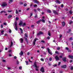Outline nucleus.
Segmentation results:
<instances>
[{
    "mask_svg": "<svg viewBox=\"0 0 73 73\" xmlns=\"http://www.w3.org/2000/svg\"><path fill=\"white\" fill-rule=\"evenodd\" d=\"M73 23V21H71L70 22L69 24H72V23Z\"/></svg>",
    "mask_w": 73,
    "mask_h": 73,
    "instance_id": "052dcab7",
    "label": "nucleus"
},
{
    "mask_svg": "<svg viewBox=\"0 0 73 73\" xmlns=\"http://www.w3.org/2000/svg\"><path fill=\"white\" fill-rule=\"evenodd\" d=\"M16 14H18L19 13V12L17 10H16Z\"/></svg>",
    "mask_w": 73,
    "mask_h": 73,
    "instance_id": "c85d7f7f",
    "label": "nucleus"
},
{
    "mask_svg": "<svg viewBox=\"0 0 73 73\" xmlns=\"http://www.w3.org/2000/svg\"><path fill=\"white\" fill-rule=\"evenodd\" d=\"M33 68H38V66L36 65V62H35L34 63V64L33 65Z\"/></svg>",
    "mask_w": 73,
    "mask_h": 73,
    "instance_id": "f03ea898",
    "label": "nucleus"
},
{
    "mask_svg": "<svg viewBox=\"0 0 73 73\" xmlns=\"http://www.w3.org/2000/svg\"><path fill=\"white\" fill-rule=\"evenodd\" d=\"M2 61L3 62H6V61L5 60H4V59H3L2 60Z\"/></svg>",
    "mask_w": 73,
    "mask_h": 73,
    "instance_id": "c9c22d12",
    "label": "nucleus"
},
{
    "mask_svg": "<svg viewBox=\"0 0 73 73\" xmlns=\"http://www.w3.org/2000/svg\"><path fill=\"white\" fill-rule=\"evenodd\" d=\"M60 49V47H58V48H57V50H59Z\"/></svg>",
    "mask_w": 73,
    "mask_h": 73,
    "instance_id": "473e14b6",
    "label": "nucleus"
},
{
    "mask_svg": "<svg viewBox=\"0 0 73 73\" xmlns=\"http://www.w3.org/2000/svg\"><path fill=\"white\" fill-rule=\"evenodd\" d=\"M7 68L8 69H11V68L10 67H7Z\"/></svg>",
    "mask_w": 73,
    "mask_h": 73,
    "instance_id": "774afa93",
    "label": "nucleus"
},
{
    "mask_svg": "<svg viewBox=\"0 0 73 73\" xmlns=\"http://www.w3.org/2000/svg\"><path fill=\"white\" fill-rule=\"evenodd\" d=\"M1 28H3V25H1Z\"/></svg>",
    "mask_w": 73,
    "mask_h": 73,
    "instance_id": "bf43d9fd",
    "label": "nucleus"
},
{
    "mask_svg": "<svg viewBox=\"0 0 73 73\" xmlns=\"http://www.w3.org/2000/svg\"><path fill=\"white\" fill-rule=\"evenodd\" d=\"M9 33H11V32H12V31H11V30L10 29H9Z\"/></svg>",
    "mask_w": 73,
    "mask_h": 73,
    "instance_id": "e433bc0d",
    "label": "nucleus"
},
{
    "mask_svg": "<svg viewBox=\"0 0 73 73\" xmlns=\"http://www.w3.org/2000/svg\"><path fill=\"white\" fill-rule=\"evenodd\" d=\"M44 70V67H42L40 69V71L42 72V73H44V72H45Z\"/></svg>",
    "mask_w": 73,
    "mask_h": 73,
    "instance_id": "39448f33",
    "label": "nucleus"
},
{
    "mask_svg": "<svg viewBox=\"0 0 73 73\" xmlns=\"http://www.w3.org/2000/svg\"><path fill=\"white\" fill-rule=\"evenodd\" d=\"M25 36H24V38L25 39V41L27 44H29V42H28V38H28V35H27V33H25Z\"/></svg>",
    "mask_w": 73,
    "mask_h": 73,
    "instance_id": "f257e3e1",
    "label": "nucleus"
},
{
    "mask_svg": "<svg viewBox=\"0 0 73 73\" xmlns=\"http://www.w3.org/2000/svg\"><path fill=\"white\" fill-rule=\"evenodd\" d=\"M70 63H71V62H73V60H70Z\"/></svg>",
    "mask_w": 73,
    "mask_h": 73,
    "instance_id": "8fccbe9b",
    "label": "nucleus"
},
{
    "mask_svg": "<svg viewBox=\"0 0 73 73\" xmlns=\"http://www.w3.org/2000/svg\"><path fill=\"white\" fill-rule=\"evenodd\" d=\"M23 54H24V53L22 51H21V53H19V54H20V55H21V56H23Z\"/></svg>",
    "mask_w": 73,
    "mask_h": 73,
    "instance_id": "f8f14e48",
    "label": "nucleus"
},
{
    "mask_svg": "<svg viewBox=\"0 0 73 73\" xmlns=\"http://www.w3.org/2000/svg\"><path fill=\"white\" fill-rule=\"evenodd\" d=\"M23 22L22 21H21L20 22V23L19 24V25L20 26H21V25H22V24H23Z\"/></svg>",
    "mask_w": 73,
    "mask_h": 73,
    "instance_id": "412c9836",
    "label": "nucleus"
},
{
    "mask_svg": "<svg viewBox=\"0 0 73 73\" xmlns=\"http://www.w3.org/2000/svg\"><path fill=\"white\" fill-rule=\"evenodd\" d=\"M34 2V3H38V1L36 0H35L33 1Z\"/></svg>",
    "mask_w": 73,
    "mask_h": 73,
    "instance_id": "aec40b11",
    "label": "nucleus"
},
{
    "mask_svg": "<svg viewBox=\"0 0 73 73\" xmlns=\"http://www.w3.org/2000/svg\"><path fill=\"white\" fill-rule=\"evenodd\" d=\"M53 12L54 13H55H55H56V11L55 10H53Z\"/></svg>",
    "mask_w": 73,
    "mask_h": 73,
    "instance_id": "4c0bfd02",
    "label": "nucleus"
},
{
    "mask_svg": "<svg viewBox=\"0 0 73 73\" xmlns=\"http://www.w3.org/2000/svg\"><path fill=\"white\" fill-rule=\"evenodd\" d=\"M13 46V42L12 41L11 42V44L10 47H11Z\"/></svg>",
    "mask_w": 73,
    "mask_h": 73,
    "instance_id": "5701e85b",
    "label": "nucleus"
},
{
    "mask_svg": "<svg viewBox=\"0 0 73 73\" xmlns=\"http://www.w3.org/2000/svg\"><path fill=\"white\" fill-rule=\"evenodd\" d=\"M39 32L40 35H43V34H44V33H43V32H42L41 31H39Z\"/></svg>",
    "mask_w": 73,
    "mask_h": 73,
    "instance_id": "b1692460",
    "label": "nucleus"
},
{
    "mask_svg": "<svg viewBox=\"0 0 73 73\" xmlns=\"http://www.w3.org/2000/svg\"><path fill=\"white\" fill-rule=\"evenodd\" d=\"M52 58H50L49 59V61H52Z\"/></svg>",
    "mask_w": 73,
    "mask_h": 73,
    "instance_id": "603ef678",
    "label": "nucleus"
},
{
    "mask_svg": "<svg viewBox=\"0 0 73 73\" xmlns=\"http://www.w3.org/2000/svg\"><path fill=\"white\" fill-rule=\"evenodd\" d=\"M8 12L10 13V12H12V11L8 10Z\"/></svg>",
    "mask_w": 73,
    "mask_h": 73,
    "instance_id": "0e129e2a",
    "label": "nucleus"
},
{
    "mask_svg": "<svg viewBox=\"0 0 73 73\" xmlns=\"http://www.w3.org/2000/svg\"><path fill=\"white\" fill-rule=\"evenodd\" d=\"M47 12L48 13H51V10H49V9H48L47 10Z\"/></svg>",
    "mask_w": 73,
    "mask_h": 73,
    "instance_id": "f3484780",
    "label": "nucleus"
},
{
    "mask_svg": "<svg viewBox=\"0 0 73 73\" xmlns=\"http://www.w3.org/2000/svg\"><path fill=\"white\" fill-rule=\"evenodd\" d=\"M19 17H16L15 20L16 21H17V20H19Z\"/></svg>",
    "mask_w": 73,
    "mask_h": 73,
    "instance_id": "bb28decb",
    "label": "nucleus"
},
{
    "mask_svg": "<svg viewBox=\"0 0 73 73\" xmlns=\"http://www.w3.org/2000/svg\"><path fill=\"white\" fill-rule=\"evenodd\" d=\"M65 25V23L64 22H62V27H64Z\"/></svg>",
    "mask_w": 73,
    "mask_h": 73,
    "instance_id": "ddd939ff",
    "label": "nucleus"
},
{
    "mask_svg": "<svg viewBox=\"0 0 73 73\" xmlns=\"http://www.w3.org/2000/svg\"><path fill=\"white\" fill-rule=\"evenodd\" d=\"M71 70H73V67L72 66L70 68Z\"/></svg>",
    "mask_w": 73,
    "mask_h": 73,
    "instance_id": "37998d69",
    "label": "nucleus"
},
{
    "mask_svg": "<svg viewBox=\"0 0 73 73\" xmlns=\"http://www.w3.org/2000/svg\"><path fill=\"white\" fill-rule=\"evenodd\" d=\"M34 7H37V5H34Z\"/></svg>",
    "mask_w": 73,
    "mask_h": 73,
    "instance_id": "13d9d810",
    "label": "nucleus"
},
{
    "mask_svg": "<svg viewBox=\"0 0 73 73\" xmlns=\"http://www.w3.org/2000/svg\"><path fill=\"white\" fill-rule=\"evenodd\" d=\"M41 42H43V43H45V41H44V40H42L41 41Z\"/></svg>",
    "mask_w": 73,
    "mask_h": 73,
    "instance_id": "79ce46f5",
    "label": "nucleus"
},
{
    "mask_svg": "<svg viewBox=\"0 0 73 73\" xmlns=\"http://www.w3.org/2000/svg\"><path fill=\"white\" fill-rule=\"evenodd\" d=\"M61 68H64V69H65V68H66V65L65 64L61 66Z\"/></svg>",
    "mask_w": 73,
    "mask_h": 73,
    "instance_id": "1a4fd4ad",
    "label": "nucleus"
},
{
    "mask_svg": "<svg viewBox=\"0 0 73 73\" xmlns=\"http://www.w3.org/2000/svg\"><path fill=\"white\" fill-rule=\"evenodd\" d=\"M14 58H15V59H16L17 58V57H16V56H14Z\"/></svg>",
    "mask_w": 73,
    "mask_h": 73,
    "instance_id": "e2e57ef3",
    "label": "nucleus"
},
{
    "mask_svg": "<svg viewBox=\"0 0 73 73\" xmlns=\"http://www.w3.org/2000/svg\"><path fill=\"white\" fill-rule=\"evenodd\" d=\"M48 65L49 66H50V65H51V64H50V63H49V62H48Z\"/></svg>",
    "mask_w": 73,
    "mask_h": 73,
    "instance_id": "4d7b16f0",
    "label": "nucleus"
},
{
    "mask_svg": "<svg viewBox=\"0 0 73 73\" xmlns=\"http://www.w3.org/2000/svg\"><path fill=\"white\" fill-rule=\"evenodd\" d=\"M70 40L72 41V37H70L69 38Z\"/></svg>",
    "mask_w": 73,
    "mask_h": 73,
    "instance_id": "09e8293b",
    "label": "nucleus"
},
{
    "mask_svg": "<svg viewBox=\"0 0 73 73\" xmlns=\"http://www.w3.org/2000/svg\"><path fill=\"white\" fill-rule=\"evenodd\" d=\"M34 27V25H32L31 26V28H33Z\"/></svg>",
    "mask_w": 73,
    "mask_h": 73,
    "instance_id": "6e6d98bb",
    "label": "nucleus"
},
{
    "mask_svg": "<svg viewBox=\"0 0 73 73\" xmlns=\"http://www.w3.org/2000/svg\"><path fill=\"white\" fill-rule=\"evenodd\" d=\"M55 58L56 60V61H59L60 60V58L58 57V56H56L55 57Z\"/></svg>",
    "mask_w": 73,
    "mask_h": 73,
    "instance_id": "423d86ee",
    "label": "nucleus"
},
{
    "mask_svg": "<svg viewBox=\"0 0 73 73\" xmlns=\"http://www.w3.org/2000/svg\"><path fill=\"white\" fill-rule=\"evenodd\" d=\"M37 10H38V11H41V10L40 9V8H38L37 9Z\"/></svg>",
    "mask_w": 73,
    "mask_h": 73,
    "instance_id": "49530a36",
    "label": "nucleus"
},
{
    "mask_svg": "<svg viewBox=\"0 0 73 73\" xmlns=\"http://www.w3.org/2000/svg\"><path fill=\"white\" fill-rule=\"evenodd\" d=\"M3 11H2L1 12H0V14H1L2 13H3Z\"/></svg>",
    "mask_w": 73,
    "mask_h": 73,
    "instance_id": "69168bd1",
    "label": "nucleus"
},
{
    "mask_svg": "<svg viewBox=\"0 0 73 73\" xmlns=\"http://www.w3.org/2000/svg\"><path fill=\"white\" fill-rule=\"evenodd\" d=\"M20 40L21 41V44H22V43H23V41H24V39L23 38H21L20 39Z\"/></svg>",
    "mask_w": 73,
    "mask_h": 73,
    "instance_id": "9b49d317",
    "label": "nucleus"
},
{
    "mask_svg": "<svg viewBox=\"0 0 73 73\" xmlns=\"http://www.w3.org/2000/svg\"><path fill=\"white\" fill-rule=\"evenodd\" d=\"M3 25H7V23H6L4 22Z\"/></svg>",
    "mask_w": 73,
    "mask_h": 73,
    "instance_id": "ea45409f",
    "label": "nucleus"
},
{
    "mask_svg": "<svg viewBox=\"0 0 73 73\" xmlns=\"http://www.w3.org/2000/svg\"><path fill=\"white\" fill-rule=\"evenodd\" d=\"M69 13H70V15H72V11H71V10H70L69 11Z\"/></svg>",
    "mask_w": 73,
    "mask_h": 73,
    "instance_id": "393cba45",
    "label": "nucleus"
},
{
    "mask_svg": "<svg viewBox=\"0 0 73 73\" xmlns=\"http://www.w3.org/2000/svg\"><path fill=\"white\" fill-rule=\"evenodd\" d=\"M35 18H37L38 17H37V15L36 14L35 15L34 17Z\"/></svg>",
    "mask_w": 73,
    "mask_h": 73,
    "instance_id": "cd10ccee",
    "label": "nucleus"
},
{
    "mask_svg": "<svg viewBox=\"0 0 73 73\" xmlns=\"http://www.w3.org/2000/svg\"><path fill=\"white\" fill-rule=\"evenodd\" d=\"M25 62L26 63V65H28V61H26Z\"/></svg>",
    "mask_w": 73,
    "mask_h": 73,
    "instance_id": "a878e982",
    "label": "nucleus"
},
{
    "mask_svg": "<svg viewBox=\"0 0 73 73\" xmlns=\"http://www.w3.org/2000/svg\"><path fill=\"white\" fill-rule=\"evenodd\" d=\"M12 17V15H10L8 16V19H10V18H11Z\"/></svg>",
    "mask_w": 73,
    "mask_h": 73,
    "instance_id": "2eb2a0df",
    "label": "nucleus"
},
{
    "mask_svg": "<svg viewBox=\"0 0 73 73\" xmlns=\"http://www.w3.org/2000/svg\"><path fill=\"white\" fill-rule=\"evenodd\" d=\"M27 5V3H25L23 5V6H24V7H26Z\"/></svg>",
    "mask_w": 73,
    "mask_h": 73,
    "instance_id": "f704fd0d",
    "label": "nucleus"
},
{
    "mask_svg": "<svg viewBox=\"0 0 73 73\" xmlns=\"http://www.w3.org/2000/svg\"><path fill=\"white\" fill-rule=\"evenodd\" d=\"M42 21V23H45V20L43 19H40V21Z\"/></svg>",
    "mask_w": 73,
    "mask_h": 73,
    "instance_id": "4468645a",
    "label": "nucleus"
},
{
    "mask_svg": "<svg viewBox=\"0 0 73 73\" xmlns=\"http://www.w3.org/2000/svg\"><path fill=\"white\" fill-rule=\"evenodd\" d=\"M39 35H40V33L39 32L38 33H37L36 36H38Z\"/></svg>",
    "mask_w": 73,
    "mask_h": 73,
    "instance_id": "2f4dec72",
    "label": "nucleus"
},
{
    "mask_svg": "<svg viewBox=\"0 0 73 73\" xmlns=\"http://www.w3.org/2000/svg\"><path fill=\"white\" fill-rule=\"evenodd\" d=\"M17 62V65H19V61H17L16 62Z\"/></svg>",
    "mask_w": 73,
    "mask_h": 73,
    "instance_id": "58836bf2",
    "label": "nucleus"
},
{
    "mask_svg": "<svg viewBox=\"0 0 73 73\" xmlns=\"http://www.w3.org/2000/svg\"><path fill=\"white\" fill-rule=\"evenodd\" d=\"M20 4H22V5H23V4H24V3H23L22 2H20Z\"/></svg>",
    "mask_w": 73,
    "mask_h": 73,
    "instance_id": "864d4df0",
    "label": "nucleus"
},
{
    "mask_svg": "<svg viewBox=\"0 0 73 73\" xmlns=\"http://www.w3.org/2000/svg\"><path fill=\"white\" fill-rule=\"evenodd\" d=\"M56 54H59V53H58V52L57 51H55Z\"/></svg>",
    "mask_w": 73,
    "mask_h": 73,
    "instance_id": "72a5a7b5",
    "label": "nucleus"
},
{
    "mask_svg": "<svg viewBox=\"0 0 73 73\" xmlns=\"http://www.w3.org/2000/svg\"><path fill=\"white\" fill-rule=\"evenodd\" d=\"M64 7V5H63V4L61 5V7L62 8V7Z\"/></svg>",
    "mask_w": 73,
    "mask_h": 73,
    "instance_id": "680f3d73",
    "label": "nucleus"
},
{
    "mask_svg": "<svg viewBox=\"0 0 73 73\" xmlns=\"http://www.w3.org/2000/svg\"><path fill=\"white\" fill-rule=\"evenodd\" d=\"M7 3L5 2H3V4L1 5V6L3 7H5V6H7Z\"/></svg>",
    "mask_w": 73,
    "mask_h": 73,
    "instance_id": "7ed1b4c3",
    "label": "nucleus"
},
{
    "mask_svg": "<svg viewBox=\"0 0 73 73\" xmlns=\"http://www.w3.org/2000/svg\"><path fill=\"white\" fill-rule=\"evenodd\" d=\"M4 32V30H3L1 31V34H2V35H4V33H3V32Z\"/></svg>",
    "mask_w": 73,
    "mask_h": 73,
    "instance_id": "c756f323",
    "label": "nucleus"
},
{
    "mask_svg": "<svg viewBox=\"0 0 73 73\" xmlns=\"http://www.w3.org/2000/svg\"><path fill=\"white\" fill-rule=\"evenodd\" d=\"M15 29L16 31H17V22H15Z\"/></svg>",
    "mask_w": 73,
    "mask_h": 73,
    "instance_id": "20e7f679",
    "label": "nucleus"
},
{
    "mask_svg": "<svg viewBox=\"0 0 73 73\" xmlns=\"http://www.w3.org/2000/svg\"><path fill=\"white\" fill-rule=\"evenodd\" d=\"M25 25H26V23H24L23 25H22V26L24 27V26H25Z\"/></svg>",
    "mask_w": 73,
    "mask_h": 73,
    "instance_id": "7c9ffc66",
    "label": "nucleus"
},
{
    "mask_svg": "<svg viewBox=\"0 0 73 73\" xmlns=\"http://www.w3.org/2000/svg\"><path fill=\"white\" fill-rule=\"evenodd\" d=\"M41 22V20L40 19L38 21H36V24H38L39 23H40Z\"/></svg>",
    "mask_w": 73,
    "mask_h": 73,
    "instance_id": "a211bd4d",
    "label": "nucleus"
},
{
    "mask_svg": "<svg viewBox=\"0 0 73 73\" xmlns=\"http://www.w3.org/2000/svg\"><path fill=\"white\" fill-rule=\"evenodd\" d=\"M47 49L48 50V53L52 55L53 54L52 53V52H50V49H49V48H47Z\"/></svg>",
    "mask_w": 73,
    "mask_h": 73,
    "instance_id": "6e6552de",
    "label": "nucleus"
},
{
    "mask_svg": "<svg viewBox=\"0 0 73 73\" xmlns=\"http://www.w3.org/2000/svg\"><path fill=\"white\" fill-rule=\"evenodd\" d=\"M71 32V29H69L68 31H67V33H69Z\"/></svg>",
    "mask_w": 73,
    "mask_h": 73,
    "instance_id": "6ab92c4d",
    "label": "nucleus"
},
{
    "mask_svg": "<svg viewBox=\"0 0 73 73\" xmlns=\"http://www.w3.org/2000/svg\"><path fill=\"white\" fill-rule=\"evenodd\" d=\"M19 69H22V67H21V66H19Z\"/></svg>",
    "mask_w": 73,
    "mask_h": 73,
    "instance_id": "de8ad7c7",
    "label": "nucleus"
},
{
    "mask_svg": "<svg viewBox=\"0 0 73 73\" xmlns=\"http://www.w3.org/2000/svg\"><path fill=\"white\" fill-rule=\"evenodd\" d=\"M19 30H20V31H21L23 30V29H21V28H19Z\"/></svg>",
    "mask_w": 73,
    "mask_h": 73,
    "instance_id": "338daca9",
    "label": "nucleus"
},
{
    "mask_svg": "<svg viewBox=\"0 0 73 73\" xmlns=\"http://www.w3.org/2000/svg\"><path fill=\"white\" fill-rule=\"evenodd\" d=\"M66 50H69V48H68V47H66Z\"/></svg>",
    "mask_w": 73,
    "mask_h": 73,
    "instance_id": "3c124183",
    "label": "nucleus"
},
{
    "mask_svg": "<svg viewBox=\"0 0 73 73\" xmlns=\"http://www.w3.org/2000/svg\"><path fill=\"white\" fill-rule=\"evenodd\" d=\"M48 36H50V32H48Z\"/></svg>",
    "mask_w": 73,
    "mask_h": 73,
    "instance_id": "a19ab883",
    "label": "nucleus"
},
{
    "mask_svg": "<svg viewBox=\"0 0 73 73\" xmlns=\"http://www.w3.org/2000/svg\"><path fill=\"white\" fill-rule=\"evenodd\" d=\"M36 40H38V39H37V38H35L34 40V42H33V45H35L36 44Z\"/></svg>",
    "mask_w": 73,
    "mask_h": 73,
    "instance_id": "0eeeda50",
    "label": "nucleus"
},
{
    "mask_svg": "<svg viewBox=\"0 0 73 73\" xmlns=\"http://www.w3.org/2000/svg\"><path fill=\"white\" fill-rule=\"evenodd\" d=\"M68 57L69 58H70L72 59H73V56L72 55H70L68 56Z\"/></svg>",
    "mask_w": 73,
    "mask_h": 73,
    "instance_id": "dca6fc26",
    "label": "nucleus"
},
{
    "mask_svg": "<svg viewBox=\"0 0 73 73\" xmlns=\"http://www.w3.org/2000/svg\"><path fill=\"white\" fill-rule=\"evenodd\" d=\"M62 60L64 62H66V58L64 57L62 58Z\"/></svg>",
    "mask_w": 73,
    "mask_h": 73,
    "instance_id": "9d476101",
    "label": "nucleus"
},
{
    "mask_svg": "<svg viewBox=\"0 0 73 73\" xmlns=\"http://www.w3.org/2000/svg\"><path fill=\"white\" fill-rule=\"evenodd\" d=\"M40 60L41 61H43L44 60V59L42 58H41L40 59Z\"/></svg>",
    "mask_w": 73,
    "mask_h": 73,
    "instance_id": "c03bdc74",
    "label": "nucleus"
},
{
    "mask_svg": "<svg viewBox=\"0 0 73 73\" xmlns=\"http://www.w3.org/2000/svg\"><path fill=\"white\" fill-rule=\"evenodd\" d=\"M60 64H61V62H59L58 65V66H59V65H60Z\"/></svg>",
    "mask_w": 73,
    "mask_h": 73,
    "instance_id": "5fc2aeb1",
    "label": "nucleus"
},
{
    "mask_svg": "<svg viewBox=\"0 0 73 73\" xmlns=\"http://www.w3.org/2000/svg\"><path fill=\"white\" fill-rule=\"evenodd\" d=\"M56 1L57 2L58 4H60V3H61V2L58 0H56Z\"/></svg>",
    "mask_w": 73,
    "mask_h": 73,
    "instance_id": "4be33fe9",
    "label": "nucleus"
},
{
    "mask_svg": "<svg viewBox=\"0 0 73 73\" xmlns=\"http://www.w3.org/2000/svg\"><path fill=\"white\" fill-rule=\"evenodd\" d=\"M32 15H33V13H31V15L30 17H31V16H32Z\"/></svg>",
    "mask_w": 73,
    "mask_h": 73,
    "instance_id": "a18cd8bd",
    "label": "nucleus"
}]
</instances>
